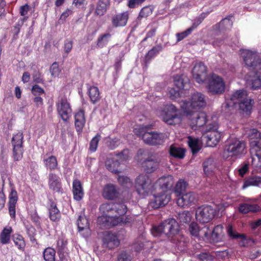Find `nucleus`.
I'll use <instances>...</instances> for the list:
<instances>
[{
    "instance_id": "f257e3e1",
    "label": "nucleus",
    "mask_w": 261,
    "mask_h": 261,
    "mask_svg": "<svg viewBox=\"0 0 261 261\" xmlns=\"http://www.w3.org/2000/svg\"><path fill=\"white\" fill-rule=\"evenodd\" d=\"M179 231L178 224L173 218L166 219L158 226H153L152 228V233L154 237H160L162 234L173 236L177 234Z\"/></svg>"
},
{
    "instance_id": "f03ea898",
    "label": "nucleus",
    "mask_w": 261,
    "mask_h": 261,
    "mask_svg": "<svg viewBox=\"0 0 261 261\" xmlns=\"http://www.w3.org/2000/svg\"><path fill=\"white\" fill-rule=\"evenodd\" d=\"M151 125H148L141 128V135L143 141L147 144L153 146L160 145L164 143L166 136L163 133L148 132Z\"/></svg>"
},
{
    "instance_id": "7ed1b4c3",
    "label": "nucleus",
    "mask_w": 261,
    "mask_h": 261,
    "mask_svg": "<svg viewBox=\"0 0 261 261\" xmlns=\"http://www.w3.org/2000/svg\"><path fill=\"white\" fill-rule=\"evenodd\" d=\"M206 104L205 96L200 92H195L192 94L190 101H184L181 106L184 112L187 115L193 111L191 109H198L205 107Z\"/></svg>"
},
{
    "instance_id": "20e7f679",
    "label": "nucleus",
    "mask_w": 261,
    "mask_h": 261,
    "mask_svg": "<svg viewBox=\"0 0 261 261\" xmlns=\"http://www.w3.org/2000/svg\"><path fill=\"white\" fill-rule=\"evenodd\" d=\"M225 88L223 79L216 74H212L207 80L206 88L208 93L212 95L223 94L225 92Z\"/></svg>"
},
{
    "instance_id": "39448f33",
    "label": "nucleus",
    "mask_w": 261,
    "mask_h": 261,
    "mask_svg": "<svg viewBox=\"0 0 261 261\" xmlns=\"http://www.w3.org/2000/svg\"><path fill=\"white\" fill-rule=\"evenodd\" d=\"M240 51L244 62L250 70H261V59L256 51L248 49H241Z\"/></svg>"
},
{
    "instance_id": "423d86ee",
    "label": "nucleus",
    "mask_w": 261,
    "mask_h": 261,
    "mask_svg": "<svg viewBox=\"0 0 261 261\" xmlns=\"http://www.w3.org/2000/svg\"><path fill=\"white\" fill-rule=\"evenodd\" d=\"M135 188L139 195L145 196L152 188V181L148 175L140 174L136 178Z\"/></svg>"
},
{
    "instance_id": "0eeeda50",
    "label": "nucleus",
    "mask_w": 261,
    "mask_h": 261,
    "mask_svg": "<svg viewBox=\"0 0 261 261\" xmlns=\"http://www.w3.org/2000/svg\"><path fill=\"white\" fill-rule=\"evenodd\" d=\"M216 214V210L208 205L198 207L196 210V220L200 223H205L210 222Z\"/></svg>"
},
{
    "instance_id": "6e6552de",
    "label": "nucleus",
    "mask_w": 261,
    "mask_h": 261,
    "mask_svg": "<svg viewBox=\"0 0 261 261\" xmlns=\"http://www.w3.org/2000/svg\"><path fill=\"white\" fill-rule=\"evenodd\" d=\"M245 142L238 139L231 140L225 146V151L231 156H238L243 155L246 152Z\"/></svg>"
},
{
    "instance_id": "1a4fd4ad",
    "label": "nucleus",
    "mask_w": 261,
    "mask_h": 261,
    "mask_svg": "<svg viewBox=\"0 0 261 261\" xmlns=\"http://www.w3.org/2000/svg\"><path fill=\"white\" fill-rule=\"evenodd\" d=\"M178 112V109L173 104L165 105L162 110L164 121L169 125L175 124L176 120L179 117Z\"/></svg>"
},
{
    "instance_id": "9d476101",
    "label": "nucleus",
    "mask_w": 261,
    "mask_h": 261,
    "mask_svg": "<svg viewBox=\"0 0 261 261\" xmlns=\"http://www.w3.org/2000/svg\"><path fill=\"white\" fill-rule=\"evenodd\" d=\"M193 78L199 84L204 83L210 76L206 66L202 62L196 63L192 70Z\"/></svg>"
},
{
    "instance_id": "9b49d317",
    "label": "nucleus",
    "mask_w": 261,
    "mask_h": 261,
    "mask_svg": "<svg viewBox=\"0 0 261 261\" xmlns=\"http://www.w3.org/2000/svg\"><path fill=\"white\" fill-rule=\"evenodd\" d=\"M57 109L62 119L66 122L69 118L72 112L69 103L65 98H62L57 103Z\"/></svg>"
},
{
    "instance_id": "f8f14e48",
    "label": "nucleus",
    "mask_w": 261,
    "mask_h": 261,
    "mask_svg": "<svg viewBox=\"0 0 261 261\" xmlns=\"http://www.w3.org/2000/svg\"><path fill=\"white\" fill-rule=\"evenodd\" d=\"M154 199L150 203V206L156 209L166 205L170 200V196L166 193H158L153 195Z\"/></svg>"
},
{
    "instance_id": "ddd939ff",
    "label": "nucleus",
    "mask_w": 261,
    "mask_h": 261,
    "mask_svg": "<svg viewBox=\"0 0 261 261\" xmlns=\"http://www.w3.org/2000/svg\"><path fill=\"white\" fill-rule=\"evenodd\" d=\"M99 223L106 228H111L118 225L122 223H125L123 218L119 217H112L109 216H102L98 218Z\"/></svg>"
},
{
    "instance_id": "4468645a",
    "label": "nucleus",
    "mask_w": 261,
    "mask_h": 261,
    "mask_svg": "<svg viewBox=\"0 0 261 261\" xmlns=\"http://www.w3.org/2000/svg\"><path fill=\"white\" fill-rule=\"evenodd\" d=\"M117 236L111 231L106 232L103 238V246L110 249H113L119 245Z\"/></svg>"
},
{
    "instance_id": "2eb2a0df",
    "label": "nucleus",
    "mask_w": 261,
    "mask_h": 261,
    "mask_svg": "<svg viewBox=\"0 0 261 261\" xmlns=\"http://www.w3.org/2000/svg\"><path fill=\"white\" fill-rule=\"evenodd\" d=\"M250 141L251 149L261 148V133L256 128L250 129L247 134Z\"/></svg>"
},
{
    "instance_id": "dca6fc26",
    "label": "nucleus",
    "mask_w": 261,
    "mask_h": 261,
    "mask_svg": "<svg viewBox=\"0 0 261 261\" xmlns=\"http://www.w3.org/2000/svg\"><path fill=\"white\" fill-rule=\"evenodd\" d=\"M143 165L144 169L146 172L151 173L158 167V158L155 154L151 153L148 158L144 160Z\"/></svg>"
},
{
    "instance_id": "f3484780",
    "label": "nucleus",
    "mask_w": 261,
    "mask_h": 261,
    "mask_svg": "<svg viewBox=\"0 0 261 261\" xmlns=\"http://www.w3.org/2000/svg\"><path fill=\"white\" fill-rule=\"evenodd\" d=\"M197 199V196L193 192L184 194L177 199V204L180 207L189 206L194 203Z\"/></svg>"
},
{
    "instance_id": "a211bd4d",
    "label": "nucleus",
    "mask_w": 261,
    "mask_h": 261,
    "mask_svg": "<svg viewBox=\"0 0 261 261\" xmlns=\"http://www.w3.org/2000/svg\"><path fill=\"white\" fill-rule=\"evenodd\" d=\"M119 189L113 184L106 185L103 190L102 196L108 200H114L118 197Z\"/></svg>"
},
{
    "instance_id": "6ab92c4d",
    "label": "nucleus",
    "mask_w": 261,
    "mask_h": 261,
    "mask_svg": "<svg viewBox=\"0 0 261 261\" xmlns=\"http://www.w3.org/2000/svg\"><path fill=\"white\" fill-rule=\"evenodd\" d=\"M173 183V178L170 175L162 177L156 181V185L159 186V190L166 193L172 187Z\"/></svg>"
},
{
    "instance_id": "aec40b11",
    "label": "nucleus",
    "mask_w": 261,
    "mask_h": 261,
    "mask_svg": "<svg viewBox=\"0 0 261 261\" xmlns=\"http://www.w3.org/2000/svg\"><path fill=\"white\" fill-rule=\"evenodd\" d=\"M191 123L197 127L203 126L206 122V115L204 112H195L193 111L191 114Z\"/></svg>"
},
{
    "instance_id": "412c9836",
    "label": "nucleus",
    "mask_w": 261,
    "mask_h": 261,
    "mask_svg": "<svg viewBox=\"0 0 261 261\" xmlns=\"http://www.w3.org/2000/svg\"><path fill=\"white\" fill-rule=\"evenodd\" d=\"M49 187L54 192L59 193L61 189V183L59 177L55 173L48 175Z\"/></svg>"
},
{
    "instance_id": "4be33fe9",
    "label": "nucleus",
    "mask_w": 261,
    "mask_h": 261,
    "mask_svg": "<svg viewBox=\"0 0 261 261\" xmlns=\"http://www.w3.org/2000/svg\"><path fill=\"white\" fill-rule=\"evenodd\" d=\"M247 84L253 90L261 88V72L254 71L253 75H250V79L247 80Z\"/></svg>"
},
{
    "instance_id": "5701e85b",
    "label": "nucleus",
    "mask_w": 261,
    "mask_h": 261,
    "mask_svg": "<svg viewBox=\"0 0 261 261\" xmlns=\"http://www.w3.org/2000/svg\"><path fill=\"white\" fill-rule=\"evenodd\" d=\"M221 135L218 131H212L204 138L206 139V143L208 146L214 147L219 142Z\"/></svg>"
},
{
    "instance_id": "b1692460",
    "label": "nucleus",
    "mask_w": 261,
    "mask_h": 261,
    "mask_svg": "<svg viewBox=\"0 0 261 261\" xmlns=\"http://www.w3.org/2000/svg\"><path fill=\"white\" fill-rule=\"evenodd\" d=\"M72 191L74 199L76 201L81 200L84 196V191L81 182L78 179L73 181Z\"/></svg>"
},
{
    "instance_id": "393cba45",
    "label": "nucleus",
    "mask_w": 261,
    "mask_h": 261,
    "mask_svg": "<svg viewBox=\"0 0 261 261\" xmlns=\"http://www.w3.org/2000/svg\"><path fill=\"white\" fill-rule=\"evenodd\" d=\"M128 17V14L126 12L117 14L112 18L113 25L115 27L124 26L127 23Z\"/></svg>"
},
{
    "instance_id": "a878e982",
    "label": "nucleus",
    "mask_w": 261,
    "mask_h": 261,
    "mask_svg": "<svg viewBox=\"0 0 261 261\" xmlns=\"http://www.w3.org/2000/svg\"><path fill=\"white\" fill-rule=\"evenodd\" d=\"M174 82L179 89H187L189 86V79L184 74L174 76Z\"/></svg>"
},
{
    "instance_id": "bb28decb",
    "label": "nucleus",
    "mask_w": 261,
    "mask_h": 261,
    "mask_svg": "<svg viewBox=\"0 0 261 261\" xmlns=\"http://www.w3.org/2000/svg\"><path fill=\"white\" fill-rule=\"evenodd\" d=\"M232 16H228L223 19L219 23L213 27L215 31H221L230 29L232 25V21L230 19Z\"/></svg>"
},
{
    "instance_id": "cd10ccee",
    "label": "nucleus",
    "mask_w": 261,
    "mask_h": 261,
    "mask_svg": "<svg viewBox=\"0 0 261 261\" xmlns=\"http://www.w3.org/2000/svg\"><path fill=\"white\" fill-rule=\"evenodd\" d=\"M105 166L106 168L112 173L118 174L120 172L118 170L120 163L116 159L111 158H107L105 162Z\"/></svg>"
},
{
    "instance_id": "c85d7f7f",
    "label": "nucleus",
    "mask_w": 261,
    "mask_h": 261,
    "mask_svg": "<svg viewBox=\"0 0 261 261\" xmlns=\"http://www.w3.org/2000/svg\"><path fill=\"white\" fill-rule=\"evenodd\" d=\"M186 150L175 145L170 146L169 152L171 156L179 159H183L185 156Z\"/></svg>"
},
{
    "instance_id": "c756f323",
    "label": "nucleus",
    "mask_w": 261,
    "mask_h": 261,
    "mask_svg": "<svg viewBox=\"0 0 261 261\" xmlns=\"http://www.w3.org/2000/svg\"><path fill=\"white\" fill-rule=\"evenodd\" d=\"M77 225L79 231L85 230L86 236L90 233L89 223L85 216H80L77 221Z\"/></svg>"
},
{
    "instance_id": "7c9ffc66",
    "label": "nucleus",
    "mask_w": 261,
    "mask_h": 261,
    "mask_svg": "<svg viewBox=\"0 0 261 261\" xmlns=\"http://www.w3.org/2000/svg\"><path fill=\"white\" fill-rule=\"evenodd\" d=\"M85 123L84 111L80 110L75 115V126L77 131L82 129Z\"/></svg>"
},
{
    "instance_id": "2f4dec72",
    "label": "nucleus",
    "mask_w": 261,
    "mask_h": 261,
    "mask_svg": "<svg viewBox=\"0 0 261 261\" xmlns=\"http://www.w3.org/2000/svg\"><path fill=\"white\" fill-rule=\"evenodd\" d=\"M110 6V0H99L97 3L95 14L99 16L103 15Z\"/></svg>"
},
{
    "instance_id": "473e14b6",
    "label": "nucleus",
    "mask_w": 261,
    "mask_h": 261,
    "mask_svg": "<svg viewBox=\"0 0 261 261\" xmlns=\"http://www.w3.org/2000/svg\"><path fill=\"white\" fill-rule=\"evenodd\" d=\"M110 206V204H108L103 205V208L107 209V211L109 210H115L116 212L120 216L123 215L126 213L127 207L123 203L113 204V206L111 208L109 207Z\"/></svg>"
},
{
    "instance_id": "72a5a7b5",
    "label": "nucleus",
    "mask_w": 261,
    "mask_h": 261,
    "mask_svg": "<svg viewBox=\"0 0 261 261\" xmlns=\"http://www.w3.org/2000/svg\"><path fill=\"white\" fill-rule=\"evenodd\" d=\"M251 152H255L254 155L251 156L252 164L255 167L261 168V148L251 149Z\"/></svg>"
},
{
    "instance_id": "f704fd0d",
    "label": "nucleus",
    "mask_w": 261,
    "mask_h": 261,
    "mask_svg": "<svg viewBox=\"0 0 261 261\" xmlns=\"http://www.w3.org/2000/svg\"><path fill=\"white\" fill-rule=\"evenodd\" d=\"M253 103V100L247 97L238 102L240 109L246 113L250 112Z\"/></svg>"
},
{
    "instance_id": "c9c22d12",
    "label": "nucleus",
    "mask_w": 261,
    "mask_h": 261,
    "mask_svg": "<svg viewBox=\"0 0 261 261\" xmlns=\"http://www.w3.org/2000/svg\"><path fill=\"white\" fill-rule=\"evenodd\" d=\"M203 171L206 175L210 174L216 168V164L214 159L208 158L203 163Z\"/></svg>"
},
{
    "instance_id": "e433bc0d",
    "label": "nucleus",
    "mask_w": 261,
    "mask_h": 261,
    "mask_svg": "<svg viewBox=\"0 0 261 261\" xmlns=\"http://www.w3.org/2000/svg\"><path fill=\"white\" fill-rule=\"evenodd\" d=\"M212 238L216 242L221 241L223 238V226L218 225L214 227L212 233Z\"/></svg>"
},
{
    "instance_id": "4c0bfd02",
    "label": "nucleus",
    "mask_w": 261,
    "mask_h": 261,
    "mask_svg": "<svg viewBox=\"0 0 261 261\" xmlns=\"http://www.w3.org/2000/svg\"><path fill=\"white\" fill-rule=\"evenodd\" d=\"M89 96L93 103H95L100 99L99 91L97 87L92 86L89 88Z\"/></svg>"
},
{
    "instance_id": "58836bf2",
    "label": "nucleus",
    "mask_w": 261,
    "mask_h": 261,
    "mask_svg": "<svg viewBox=\"0 0 261 261\" xmlns=\"http://www.w3.org/2000/svg\"><path fill=\"white\" fill-rule=\"evenodd\" d=\"M260 185H261V177L254 176L246 180L242 188L245 189L249 186H258Z\"/></svg>"
},
{
    "instance_id": "ea45409f",
    "label": "nucleus",
    "mask_w": 261,
    "mask_h": 261,
    "mask_svg": "<svg viewBox=\"0 0 261 261\" xmlns=\"http://www.w3.org/2000/svg\"><path fill=\"white\" fill-rule=\"evenodd\" d=\"M163 47L161 44H159L153 47L146 55L145 57V62L146 63L148 62L152 58L155 57L160 51H161Z\"/></svg>"
},
{
    "instance_id": "a19ab883",
    "label": "nucleus",
    "mask_w": 261,
    "mask_h": 261,
    "mask_svg": "<svg viewBox=\"0 0 261 261\" xmlns=\"http://www.w3.org/2000/svg\"><path fill=\"white\" fill-rule=\"evenodd\" d=\"M187 186V182L184 180H179L176 184L174 192L176 196H180L184 194Z\"/></svg>"
},
{
    "instance_id": "79ce46f5",
    "label": "nucleus",
    "mask_w": 261,
    "mask_h": 261,
    "mask_svg": "<svg viewBox=\"0 0 261 261\" xmlns=\"http://www.w3.org/2000/svg\"><path fill=\"white\" fill-rule=\"evenodd\" d=\"M45 166L50 170L55 169L58 166V162L56 156L51 155L48 158L44 159Z\"/></svg>"
},
{
    "instance_id": "37998d69",
    "label": "nucleus",
    "mask_w": 261,
    "mask_h": 261,
    "mask_svg": "<svg viewBox=\"0 0 261 261\" xmlns=\"http://www.w3.org/2000/svg\"><path fill=\"white\" fill-rule=\"evenodd\" d=\"M247 97V94L245 91L238 90L235 92L231 96V99L234 103H238L241 100H243Z\"/></svg>"
},
{
    "instance_id": "c03bdc74",
    "label": "nucleus",
    "mask_w": 261,
    "mask_h": 261,
    "mask_svg": "<svg viewBox=\"0 0 261 261\" xmlns=\"http://www.w3.org/2000/svg\"><path fill=\"white\" fill-rule=\"evenodd\" d=\"M55 250L52 248H47L43 252V257L45 261H55Z\"/></svg>"
},
{
    "instance_id": "a18cd8bd",
    "label": "nucleus",
    "mask_w": 261,
    "mask_h": 261,
    "mask_svg": "<svg viewBox=\"0 0 261 261\" xmlns=\"http://www.w3.org/2000/svg\"><path fill=\"white\" fill-rule=\"evenodd\" d=\"M198 142L199 141L197 139H194L191 137H188V144L193 154L198 152L200 149Z\"/></svg>"
},
{
    "instance_id": "49530a36",
    "label": "nucleus",
    "mask_w": 261,
    "mask_h": 261,
    "mask_svg": "<svg viewBox=\"0 0 261 261\" xmlns=\"http://www.w3.org/2000/svg\"><path fill=\"white\" fill-rule=\"evenodd\" d=\"M11 231L12 228L10 227L9 228H5L1 232L0 234V240L3 244L8 243L10 240Z\"/></svg>"
},
{
    "instance_id": "de8ad7c7",
    "label": "nucleus",
    "mask_w": 261,
    "mask_h": 261,
    "mask_svg": "<svg viewBox=\"0 0 261 261\" xmlns=\"http://www.w3.org/2000/svg\"><path fill=\"white\" fill-rule=\"evenodd\" d=\"M227 232L230 238L233 239H241L245 240V236L238 233L231 225H228L227 227Z\"/></svg>"
},
{
    "instance_id": "09e8293b",
    "label": "nucleus",
    "mask_w": 261,
    "mask_h": 261,
    "mask_svg": "<svg viewBox=\"0 0 261 261\" xmlns=\"http://www.w3.org/2000/svg\"><path fill=\"white\" fill-rule=\"evenodd\" d=\"M49 217L53 221H58L60 218V212L56 205L52 204L49 208Z\"/></svg>"
},
{
    "instance_id": "8fccbe9b",
    "label": "nucleus",
    "mask_w": 261,
    "mask_h": 261,
    "mask_svg": "<svg viewBox=\"0 0 261 261\" xmlns=\"http://www.w3.org/2000/svg\"><path fill=\"white\" fill-rule=\"evenodd\" d=\"M13 155L15 161L20 160L23 156V146H13Z\"/></svg>"
},
{
    "instance_id": "3c124183",
    "label": "nucleus",
    "mask_w": 261,
    "mask_h": 261,
    "mask_svg": "<svg viewBox=\"0 0 261 261\" xmlns=\"http://www.w3.org/2000/svg\"><path fill=\"white\" fill-rule=\"evenodd\" d=\"M111 35L110 33H106L100 35L97 41V46L102 48L109 41Z\"/></svg>"
},
{
    "instance_id": "603ef678",
    "label": "nucleus",
    "mask_w": 261,
    "mask_h": 261,
    "mask_svg": "<svg viewBox=\"0 0 261 261\" xmlns=\"http://www.w3.org/2000/svg\"><path fill=\"white\" fill-rule=\"evenodd\" d=\"M23 134L22 132H18L15 135L12 139V144L13 146H23Z\"/></svg>"
},
{
    "instance_id": "864d4df0",
    "label": "nucleus",
    "mask_w": 261,
    "mask_h": 261,
    "mask_svg": "<svg viewBox=\"0 0 261 261\" xmlns=\"http://www.w3.org/2000/svg\"><path fill=\"white\" fill-rule=\"evenodd\" d=\"M189 230L192 236L198 237L199 236L200 231H203V229L200 230L197 223L192 222L189 225Z\"/></svg>"
},
{
    "instance_id": "5fc2aeb1",
    "label": "nucleus",
    "mask_w": 261,
    "mask_h": 261,
    "mask_svg": "<svg viewBox=\"0 0 261 261\" xmlns=\"http://www.w3.org/2000/svg\"><path fill=\"white\" fill-rule=\"evenodd\" d=\"M178 218L180 223H187L191 221V217L188 211H184L178 214Z\"/></svg>"
},
{
    "instance_id": "6e6d98bb",
    "label": "nucleus",
    "mask_w": 261,
    "mask_h": 261,
    "mask_svg": "<svg viewBox=\"0 0 261 261\" xmlns=\"http://www.w3.org/2000/svg\"><path fill=\"white\" fill-rule=\"evenodd\" d=\"M197 259L200 261H213L214 256L207 252H202L196 255Z\"/></svg>"
},
{
    "instance_id": "4d7b16f0",
    "label": "nucleus",
    "mask_w": 261,
    "mask_h": 261,
    "mask_svg": "<svg viewBox=\"0 0 261 261\" xmlns=\"http://www.w3.org/2000/svg\"><path fill=\"white\" fill-rule=\"evenodd\" d=\"M152 8L149 6H147L143 8L139 15L138 17V19L140 18L147 17L152 14Z\"/></svg>"
},
{
    "instance_id": "13d9d810",
    "label": "nucleus",
    "mask_w": 261,
    "mask_h": 261,
    "mask_svg": "<svg viewBox=\"0 0 261 261\" xmlns=\"http://www.w3.org/2000/svg\"><path fill=\"white\" fill-rule=\"evenodd\" d=\"M131 260L130 254L126 251H123L117 255V261H130Z\"/></svg>"
},
{
    "instance_id": "bf43d9fd",
    "label": "nucleus",
    "mask_w": 261,
    "mask_h": 261,
    "mask_svg": "<svg viewBox=\"0 0 261 261\" xmlns=\"http://www.w3.org/2000/svg\"><path fill=\"white\" fill-rule=\"evenodd\" d=\"M50 71L51 76L53 77H55L59 75L61 72V70L59 69V65L56 62H55L51 65L50 68Z\"/></svg>"
},
{
    "instance_id": "052dcab7",
    "label": "nucleus",
    "mask_w": 261,
    "mask_h": 261,
    "mask_svg": "<svg viewBox=\"0 0 261 261\" xmlns=\"http://www.w3.org/2000/svg\"><path fill=\"white\" fill-rule=\"evenodd\" d=\"M100 136L97 134L95 137H94L90 142V150L91 151H96L98 143L99 142Z\"/></svg>"
},
{
    "instance_id": "680f3d73",
    "label": "nucleus",
    "mask_w": 261,
    "mask_h": 261,
    "mask_svg": "<svg viewBox=\"0 0 261 261\" xmlns=\"http://www.w3.org/2000/svg\"><path fill=\"white\" fill-rule=\"evenodd\" d=\"M17 200V193L15 190L12 189L9 195V204L16 205Z\"/></svg>"
},
{
    "instance_id": "e2e57ef3",
    "label": "nucleus",
    "mask_w": 261,
    "mask_h": 261,
    "mask_svg": "<svg viewBox=\"0 0 261 261\" xmlns=\"http://www.w3.org/2000/svg\"><path fill=\"white\" fill-rule=\"evenodd\" d=\"M31 91L33 94L35 96L43 94L45 92L44 89L38 85H34L32 88Z\"/></svg>"
},
{
    "instance_id": "0e129e2a",
    "label": "nucleus",
    "mask_w": 261,
    "mask_h": 261,
    "mask_svg": "<svg viewBox=\"0 0 261 261\" xmlns=\"http://www.w3.org/2000/svg\"><path fill=\"white\" fill-rule=\"evenodd\" d=\"M191 33V29H187L185 31L176 34L177 42L180 41Z\"/></svg>"
},
{
    "instance_id": "69168bd1",
    "label": "nucleus",
    "mask_w": 261,
    "mask_h": 261,
    "mask_svg": "<svg viewBox=\"0 0 261 261\" xmlns=\"http://www.w3.org/2000/svg\"><path fill=\"white\" fill-rule=\"evenodd\" d=\"M14 241L15 245L17 246L19 249H21L24 248L25 243L21 236H18V237L14 239Z\"/></svg>"
},
{
    "instance_id": "338daca9",
    "label": "nucleus",
    "mask_w": 261,
    "mask_h": 261,
    "mask_svg": "<svg viewBox=\"0 0 261 261\" xmlns=\"http://www.w3.org/2000/svg\"><path fill=\"white\" fill-rule=\"evenodd\" d=\"M249 170V162L244 163L242 166L238 170L239 175L243 177Z\"/></svg>"
},
{
    "instance_id": "774afa93",
    "label": "nucleus",
    "mask_w": 261,
    "mask_h": 261,
    "mask_svg": "<svg viewBox=\"0 0 261 261\" xmlns=\"http://www.w3.org/2000/svg\"><path fill=\"white\" fill-rule=\"evenodd\" d=\"M129 150L127 149H123L119 153L117 154V155L118 156L121 160L125 161L127 160L129 157Z\"/></svg>"
}]
</instances>
